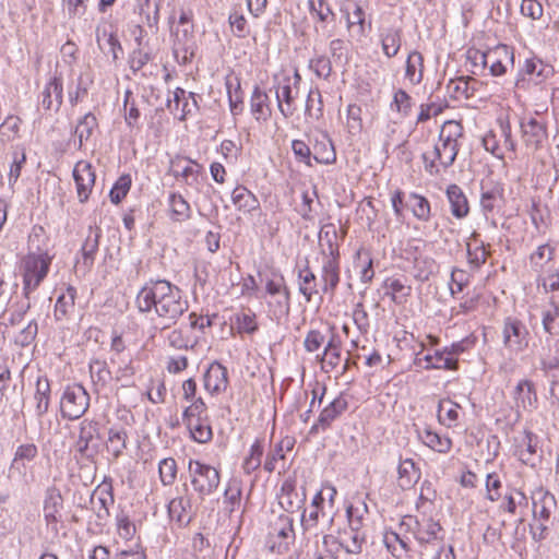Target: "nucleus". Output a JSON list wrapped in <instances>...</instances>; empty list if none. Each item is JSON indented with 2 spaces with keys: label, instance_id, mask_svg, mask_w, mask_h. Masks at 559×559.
I'll return each instance as SVG.
<instances>
[{
  "label": "nucleus",
  "instance_id": "nucleus-3",
  "mask_svg": "<svg viewBox=\"0 0 559 559\" xmlns=\"http://www.w3.org/2000/svg\"><path fill=\"white\" fill-rule=\"evenodd\" d=\"M189 309V302L182 296V292L169 283L162 304L157 306V318L163 329L175 325Z\"/></svg>",
  "mask_w": 559,
  "mask_h": 559
},
{
  "label": "nucleus",
  "instance_id": "nucleus-56",
  "mask_svg": "<svg viewBox=\"0 0 559 559\" xmlns=\"http://www.w3.org/2000/svg\"><path fill=\"white\" fill-rule=\"evenodd\" d=\"M234 323L236 324L239 333L253 334L258 331L255 314L251 311L236 313Z\"/></svg>",
  "mask_w": 559,
  "mask_h": 559
},
{
  "label": "nucleus",
  "instance_id": "nucleus-32",
  "mask_svg": "<svg viewBox=\"0 0 559 559\" xmlns=\"http://www.w3.org/2000/svg\"><path fill=\"white\" fill-rule=\"evenodd\" d=\"M381 47L388 58L395 57L402 44V29L389 27L380 34Z\"/></svg>",
  "mask_w": 559,
  "mask_h": 559
},
{
  "label": "nucleus",
  "instance_id": "nucleus-4",
  "mask_svg": "<svg viewBox=\"0 0 559 559\" xmlns=\"http://www.w3.org/2000/svg\"><path fill=\"white\" fill-rule=\"evenodd\" d=\"M188 472L191 486L201 500L212 495L221 483L219 472L201 461L190 460Z\"/></svg>",
  "mask_w": 559,
  "mask_h": 559
},
{
  "label": "nucleus",
  "instance_id": "nucleus-8",
  "mask_svg": "<svg viewBox=\"0 0 559 559\" xmlns=\"http://www.w3.org/2000/svg\"><path fill=\"white\" fill-rule=\"evenodd\" d=\"M401 526H406L411 531L420 545L431 544L438 539V534L441 532V525L433 521L431 518H423L421 520L406 515L404 516Z\"/></svg>",
  "mask_w": 559,
  "mask_h": 559
},
{
  "label": "nucleus",
  "instance_id": "nucleus-30",
  "mask_svg": "<svg viewBox=\"0 0 559 559\" xmlns=\"http://www.w3.org/2000/svg\"><path fill=\"white\" fill-rule=\"evenodd\" d=\"M76 296V289L73 286H69L66 293H62L56 301L53 317L56 321H64L70 318V314L74 310V300Z\"/></svg>",
  "mask_w": 559,
  "mask_h": 559
},
{
  "label": "nucleus",
  "instance_id": "nucleus-54",
  "mask_svg": "<svg viewBox=\"0 0 559 559\" xmlns=\"http://www.w3.org/2000/svg\"><path fill=\"white\" fill-rule=\"evenodd\" d=\"M262 455L263 444L261 440L257 439L254 443L251 445L250 454L248 457H246L242 465L247 474H250L260 467Z\"/></svg>",
  "mask_w": 559,
  "mask_h": 559
},
{
  "label": "nucleus",
  "instance_id": "nucleus-39",
  "mask_svg": "<svg viewBox=\"0 0 559 559\" xmlns=\"http://www.w3.org/2000/svg\"><path fill=\"white\" fill-rule=\"evenodd\" d=\"M114 503V496L111 490L94 491L91 497V504L99 520H105L109 516V506Z\"/></svg>",
  "mask_w": 559,
  "mask_h": 559
},
{
  "label": "nucleus",
  "instance_id": "nucleus-38",
  "mask_svg": "<svg viewBox=\"0 0 559 559\" xmlns=\"http://www.w3.org/2000/svg\"><path fill=\"white\" fill-rule=\"evenodd\" d=\"M190 430L191 437L199 443H206L213 437L212 427L204 418L183 419Z\"/></svg>",
  "mask_w": 559,
  "mask_h": 559
},
{
  "label": "nucleus",
  "instance_id": "nucleus-9",
  "mask_svg": "<svg viewBox=\"0 0 559 559\" xmlns=\"http://www.w3.org/2000/svg\"><path fill=\"white\" fill-rule=\"evenodd\" d=\"M538 437L528 430L522 431L514 438V455L525 465L534 467L542 459Z\"/></svg>",
  "mask_w": 559,
  "mask_h": 559
},
{
  "label": "nucleus",
  "instance_id": "nucleus-18",
  "mask_svg": "<svg viewBox=\"0 0 559 559\" xmlns=\"http://www.w3.org/2000/svg\"><path fill=\"white\" fill-rule=\"evenodd\" d=\"M168 514L179 525H188L194 515L191 497L186 493L173 498L168 503Z\"/></svg>",
  "mask_w": 559,
  "mask_h": 559
},
{
  "label": "nucleus",
  "instance_id": "nucleus-2",
  "mask_svg": "<svg viewBox=\"0 0 559 559\" xmlns=\"http://www.w3.org/2000/svg\"><path fill=\"white\" fill-rule=\"evenodd\" d=\"M50 263L51 259L46 252L28 253L22 260L23 296L25 299L31 298V294L38 288L47 276Z\"/></svg>",
  "mask_w": 559,
  "mask_h": 559
},
{
  "label": "nucleus",
  "instance_id": "nucleus-46",
  "mask_svg": "<svg viewBox=\"0 0 559 559\" xmlns=\"http://www.w3.org/2000/svg\"><path fill=\"white\" fill-rule=\"evenodd\" d=\"M311 156L318 164H332L336 159L333 144L326 136L316 142Z\"/></svg>",
  "mask_w": 559,
  "mask_h": 559
},
{
  "label": "nucleus",
  "instance_id": "nucleus-55",
  "mask_svg": "<svg viewBox=\"0 0 559 559\" xmlns=\"http://www.w3.org/2000/svg\"><path fill=\"white\" fill-rule=\"evenodd\" d=\"M159 478L164 486H170L177 477V463L173 457H166L158 465Z\"/></svg>",
  "mask_w": 559,
  "mask_h": 559
},
{
  "label": "nucleus",
  "instance_id": "nucleus-43",
  "mask_svg": "<svg viewBox=\"0 0 559 559\" xmlns=\"http://www.w3.org/2000/svg\"><path fill=\"white\" fill-rule=\"evenodd\" d=\"M169 207L171 219L175 222H185L191 217L190 204L185 200L181 194L171 193L169 195Z\"/></svg>",
  "mask_w": 559,
  "mask_h": 559
},
{
  "label": "nucleus",
  "instance_id": "nucleus-12",
  "mask_svg": "<svg viewBox=\"0 0 559 559\" xmlns=\"http://www.w3.org/2000/svg\"><path fill=\"white\" fill-rule=\"evenodd\" d=\"M301 76L298 72L294 75V82L289 76L283 79L276 88V99L280 111L284 117H290L294 114V102L298 95V87Z\"/></svg>",
  "mask_w": 559,
  "mask_h": 559
},
{
  "label": "nucleus",
  "instance_id": "nucleus-52",
  "mask_svg": "<svg viewBox=\"0 0 559 559\" xmlns=\"http://www.w3.org/2000/svg\"><path fill=\"white\" fill-rule=\"evenodd\" d=\"M460 406L451 401H443L439 403L438 419L442 425L451 427L459 418L457 408Z\"/></svg>",
  "mask_w": 559,
  "mask_h": 559
},
{
  "label": "nucleus",
  "instance_id": "nucleus-13",
  "mask_svg": "<svg viewBox=\"0 0 559 559\" xmlns=\"http://www.w3.org/2000/svg\"><path fill=\"white\" fill-rule=\"evenodd\" d=\"M522 139L526 147L538 151L548 139L547 123L536 118L522 120L520 123Z\"/></svg>",
  "mask_w": 559,
  "mask_h": 559
},
{
  "label": "nucleus",
  "instance_id": "nucleus-22",
  "mask_svg": "<svg viewBox=\"0 0 559 559\" xmlns=\"http://www.w3.org/2000/svg\"><path fill=\"white\" fill-rule=\"evenodd\" d=\"M423 361L426 362L425 369L456 370L459 366L457 358L448 357L444 349L437 350L433 355H425L423 358L417 354L414 364L423 366Z\"/></svg>",
  "mask_w": 559,
  "mask_h": 559
},
{
  "label": "nucleus",
  "instance_id": "nucleus-10",
  "mask_svg": "<svg viewBox=\"0 0 559 559\" xmlns=\"http://www.w3.org/2000/svg\"><path fill=\"white\" fill-rule=\"evenodd\" d=\"M98 426L97 421L91 419H83L79 424V435L73 449L81 459L91 460L97 453V449L91 443L99 436Z\"/></svg>",
  "mask_w": 559,
  "mask_h": 559
},
{
  "label": "nucleus",
  "instance_id": "nucleus-57",
  "mask_svg": "<svg viewBox=\"0 0 559 559\" xmlns=\"http://www.w3.org/2000/svg\"><path fill=\"white\" fill-rule=\"evenodd\" d=\"M270 534L284 540L294 538L293 519L288 515L280 516L277 522L272 525Z\"/></svg>",
  "mask_w": 559,
  "mask_h": 559
},
{
  "label": "nucleus",
  "instance_id": "nucleus-48",
  "mask_svg": "<svg viewBox=\"0 0 559 559\" xmlns=\"http://www.w3.org/2000/svg\"><path fill=\"white\" fill-rule=\"evenodd\" d=\"M414 276L420 281H428L430 275L433 274L436 263L431 258L428 257H415L414 258Z\"/></svg>",
  "mask_w": 559,
  "mask_h": 559
},
{
  "label": "nucleus",
  "instance_id": "nucleus-5",
  "mask_svg": "<svg viewBox=\"0 0 559 559\" xmlns=\"http://www.w3.org/2000/svg\"><path fill=\"white\" fill-rule=\"evenodd\" d=\"M90 407V395L81 384L68 385L60 399L62 418L75 420L81 418Z\"/></svg>",
  "mask_w": 559,
  "mask_h": 559
},
{
  "label": "nucleus",
  "instance_id": "nucleus-21",
  "mask_svg": "<svg viewBox=\"0 0 559 559\" xmlns=\"http://www.w3.org/2000/svg\"><path fill=\"white\" fill-rule=\"evenodd\" d=\"M227 384V369L217 361L212 362L204 374L205 389L214 394L225 391Z\"/></svg>",
  "mask_w": 559,
  "mask_h": 559
},
{
  "label": "nucleus",
  "instance_id": "nucleus-31",
  "mask_svg": "<svg viewBox=\"0 0 559 559\" xmlns=\"http://www.w3.org/2000/svg\"><path fill=\"white\" fill-rule=\"evenodd\" d=\"M191 164L199 166L190 158H180L171 160L173 175L176 178H182L183 182L188 186H193L198 180V170H195Z\"/></svg>",
  "mask_w": 559,
  "mask_h": 559
},
{
  "label": "nucleus",
  "instance_id": "nucleus-47",
  "mask_svg": "<svg viewBox=\"0 0 559 559\" xmlns=\"http://www.w3.org/2000/svg\"><path fill=\"white\" fill-rule=\"evenodd\" d=\"M98 127V121L94 114L87 112L85 114L78 122L74 134L79 139V147L82 146L84 141H87L94 130Z\"/></svg>",
  "mask_w": 559,
  "mask_h": 559
},
{
  "label": "nucleus",
  "instance_id": "nucleus-6",
  "mask_svg": "<svg viewBox=\"0 0 559 559\" xmlns=\"http://www.w3.org/2000/svg\"><path fill=\"white\" fill-rule=\"evenodd\" d=\"M170 282L157 280L147 282L138 293L135 305L141 313H157V306L162 304L166 295L167 285Z\"/></svg>",
  "mask_w": 559,
  "mask_h": 559
},
{
  "label": "nucleus",
  "instance_id": "nucleus-37",
  "mask_svg": "<svg viewBox=\"0 0 559 559\" xmlns=\"http://www.w3.org/2000/svg\"><path fill=\"white\" fill-rule=\"evenodd\" d=\"M231 200L234 205L243 212H252L259 206V201L254 194L246 187H236L231 192Z\"/></svg>",
  "mask_w": 559,
  "mask_h": 559
},
{
  "label": "nucleus",
  "instance_id": "nucleus-61",
  "mask_svg": "<svg viewBox=\"0 0 559 559\" xmlns=\"http://www.w3.org/2000/svg\"><path fill=\"white\" fill-rule=\"evenodd\" d=\"M447 105L442 102L432 100V97L429 98L427 104L420 105V110L417 116V123L425 122L429 120L431 117H436L441 114Z\"/></svg>",
  "mask_w": 559,
  "mask_h": 559
},
{
  "label": "nucleus",
  "instance_id": "nucleus-25",
  "mask_svg": "<svg viewBox=\"0 0 559 559\" xmlns=\"http://www.w3.org/2000/svg\"><path fill=\"white\" fill-rule=\"evenodd\" d=\"M516 406L524 409L533 407L537 401L535 384L533 381L523 379L519 381L513 392Z\"/></svg>",
  "mask_w": 559,
  "mask_h": 559
},
{
  "label": "nucleus",
  "instance_id": "nucleus-11",
  "mask_svg": "<svg viewBox=\"0 0 559 559\" xmlns=\"http://www.w3.org/2000/svg\"><path fill=\"white\" fill-rule=\"evenodd\" d=\"M514 55L507 45H498L487 51V56H481V67H488L491 75L500 76L507 72L508 66H512Z\"/></svg>",
  "mask_w": 559,
  "mask_h": 559
},
{
  "label": "nucleus",
  "instance_id": "nucleus-16",
  "mask_svg": "<svg viewBox=\"0 0 559 559\" xmlns=\"http://www.w3.org/2000/svg\"><path fill=\"white\" fill-rule=\"evenodd\" d=\"M277 498L280 506L286 512L294 513L302 507L306 500V492L305 489L301 492L297 490L295 480L286 479L282 484Z\"/></svg>",
  "mask_w": 559,
  "mask_h": 559
},
{
  "label": "nucleus",
  "instance_id": "nucleus-45",
  "mask_svg": "<svg viewBox=\"0 0 559 559\" xmlns=\"http://www.w3.org/2000/svg\"><path fill=\"white\" fill-rule=\"evenodd\" d=\"M423 71H424L423 55L415 50L408 55V58L406 60L405 76L413 84H418L423 80Z\"/></svg>",
  "mask_w": 559,
  "mask_h": 559
},
{
  "label": "nucleus",
  "instance_id": "nucleus-35",
  "mask_svg": "<svg viewBox=\"0 0 559 559\" xmlns=\"http://www.w3.org/2000/svg\"><path fill=\"white\" fill-rule=\"evenodd\" d=\"M298 286L299 293L308 302L319 293L317 276L308 265L298 272Z\"/></svg>",
  "mask_w": 559,
  "mask_h": 559
},
{
  "label": "nucleus",
  "instance_id": "nucleus-50",
  "mask_svg": "<svg viewBox=\"0 0 559 559\" xmlns=\"http://www.w3.org/2000/svg\"><path fill=\"white\" fill-rule=\"evenodd\" d=\"M543 328L551 336L559 335V308L554 302L543 311Z\"/></svg>",
  "mask_w": 559,
  "mask_h": 559
},
{
  "label": "nucleus",
  "instance_id": "nucleus-42",
  "mask_svg": "<svg viewBox=\"0 0 559 559\" xmlns=\"http://www.w3.org/2000/svg\"><path fill=\"white\" fill-rule=\"evenodd\" d=\"M366 543V533L350 531L345 532L344 536L340 537L338 547L343 548L347 554L358 555L362 550V545Z\"/></svg>",
  "mask_w": 559,
  "mask_h": 559
},
{
  "label": "nucleus",
  "instance_id": "nucleus-7",
  "mask_svg": "<svg viewBox=\"0 0 559 559\" xmlns=\"http://www.w3.org/2000/svg\"><path fill=\"white\" fill-rule=\"evenodd\" d=\"M502 335L503 345L512 352L520 353L528 346L530 332L526 325L516 318H506Z\"/></svg>",
  "mask_w": 559,
  "mask_h": 559
},
{
  "label": "nucleus",
  "instance_id": "nucleus-29",
  "mask_svg": "<svg viewBox=\"0 0 559 559\" xmlns=\"http://www.w3.org/2000/svg\"><path fill=\"white\" fill-rule=\"evenodd\" d=\"M448 200L451 206V213L457 218H463L468 214V202L462 189L457 185H450L447 189Z\"/></svg>",
  "mask_w": 559,
  "mask_h": 559
},
{
  "label": "nucleus",
  "instance_id": "nucleus-41",
  "mask_svg": "<svg viewBox=\"0 0 559 559\" xmlns=\"http://www.w3.org/2000/svg\"><path fill=\"white\" fill-rule=\"evenodd\" d=\"M128 435L124 428L111 427L108 431L107 449L114 456L118 459L121 456L123 450L127 448Z\"/></svg>",
  "mask_w": 559,
  "mask_h": 559
},
{
  "label": "nucleus",
  "instance_id": "nucleus-59",
  "mask_svg": "<svg viewBox=\"0 0 559 559\" xmlns=\"http://www.w3.org/2000/svg\"><path fill=\"white\" fill-rule=\"evenodd\" d=\"M90 372L92 379L97 383H102L103 385L111 379V372L107 367V362L104 360H92L90 364Z\"/></svg>",
  "mask_w": 559,
  "mask_h": 559
},
{
  "label": "nucleus",
  "instance_id": "nucleus-62",
  "mask_svg": "<svg viewBox=\"0 0 559 559\" xmlns=\"http://www.w3.org/2000/svg\"><path fill=\"white\" fill-rule=\"evenodd\" d=\"M306 115L319 119L322 117V98L318 88L310 90L306 102Z\"/></svg>",
  "mask_w": 559,
  "mask_h": 559
},
{
  "label": "nucleus",
  "instance_id": "nucleus-26",
  "mask_svg": "<svg viewBox=\"0 0 559 559\" xmlns=\"http://www.w3.org/2000/svg\"><path fill=\"white\" fill-rule=\"evenodd\" d=\"M418 437L425 445L439 453L445 454L452 448V440L450 438L441 436L430 428L418 430Z\"/></svg>",
  "mask_w": 559,
  "mask_h": 559
},
{
  "label": "nucleus",
  "instance_id": "nucleus-34",
  "mask_svg": "<svg viewBox=\"0 0 559 559\" xmlns=\"http://www.w3.org/2000/svg\"><path fill=\"white\" fill-rule=\"evenodd\" d=\"M340 263H322L321 282L324 294L334 295L340 284Z\"/></svg>",
  "mask_w": 559,
  "mask_h": 559
},
{
  "label": "nucleus",
  "instance_id": "nucleus-49",
  "mask_svg": "<svg viewBox=\"0 0 559 559\" xmlns=\"http://www.w3.org/2000/svg\"><path fill=\"white\" fill-rule=\"evenodd\" d=\"M385 288L390 289V295L393 301L401 304L412 293V287L406 285L400 278H388L384 282Z\"/></svg>",
  "mask_w": 559,
  "mask_h": 559
},
{
  "label": "nucleus",
  "instance_id": "nucleus-28",
  "mask_svg": "<svg viewBox=\"0 0 559 559\" xmlns=\"http://www.w3.org/2000/svg\"><path fill=\"white\" fill-rule=\"evenodd\" d=\"M34 400L36 416L41 418L48 412L50 404V383L46 377H38Z\"/></svg>",
  "mask_w": 559,
  "mask_h": 559
},
{
  "label": "nucleus",
  "instance_id": "nucleus-1",
  "mask_svg": "<svg viewBox=\"0 0 559 559\" xmlns=\"http://www.w3.org/2000/svg\"><path fill=\"white\" fill-rule=\"evenodd\" d=\"M462 136L463 126L459 121L448 120L442 124L433 155L444 168L454 163L459 153L457 141Z\"/></svg>",
  "mask_w": 559,
  "mask_h": 559
},
{
  "label": "nucleus",
  "instance_id": "nucleus-17",
  "mask_svg": "<svg viewBox=\"0 0 559 559\" xmlns=\"http://www.w3.org/2000/svg\"><path fill=\"white\" fill-rule=\"evenodd\" d=\"M532 500L535 519L548 522L551 514L557 509L555 496L544 488H538L533 492Z\"/></svg>",
  "mask_w": 559,
  "mask_h": 559
},
{
  "label": "nucleus",
  "instance_id": "nucleus-20",
  "mask_svg": "<svg viewBox=\"0 0 559 559\" xmlns=\"http://www.w3.org/2000/svg\"><path fill=\"white\" fill-rule=\"evenodd\" d=\"M63 84L60 76L55 75L41 92V106L45 110L58 111L62 105Z\"/></svg>",
  "mask_w": 559,
  "mask_h": 559
},
{
  "label": "nucleus",
  "instance_id": "nucleus-64",
  "mask_svg": "<svg viewBox=\"0 0 559 559\" xmlns=\"http://www.w3.org/2000/svg\"><path fill=\"white\" fill-rule=\"evenodd\" d=\"M241 489L237 483H229L224 491V503H226V510L233 513L240 504Z\"/></svg>",
  "mask_w": 559,
  "mask_h": 559
},
{
  "label": "nucleus",
  "instance_id": "nucleus-63",
  "mask_svg": "<svg viewBox=\"0 0 559 559\" xmlns=\"http://www.w3.org/2000/svg\"><path fill=\"white\" fill-rule=\"evenodd\" d=\"M391 108L395 109L403 117L409 115L412 109V98L404 90H397L394 93L393 102L391 104Z\"/></svg>",
  "mask_w": 559,
  "mask_h": 559
},
{
  "label": "nucleus",
  "instance_id": "nucleus-60",
  "mask_svg": "<svg viewBox=\"0 0 559 559\" xmlns=\"http://www.w3.org/2000/svg\"><path fill=\"white\" fill-rule=\"evenodd\" d=\"M503 189L499 186H495L490 189L485 190L483 187L480 205L485 212H492L498 200L502 198Z\"/></svg>",
  "mask_w": 559,
  "mask_h": 559
},
{
  "label": "nucleus",
  "instance_id": "nucleus-27",
  "mask_svg": "<svg viewBox=\"0 0 559 559\" xmlns=\"http://www.w3.org/2000/svg\"><path fill=\"white\" fill-rule=\"evenodd\" d=\"M399 486L402 489L412 488L420 478V469L412 459L401 460L397 468Z\"/></svg>",
  "mask_w": 559,
  "mask_h": 559
},
{
  "label": "nucleus",
  "instance_id": "nucleus-23",
  "mask_svg": "<svg viewBox=\"0 0 559 559\" xmlns=\"http://www.w3.org/2000/svg\"><path fill=\"white\" fill-rule=\"evenodd\" d=\"M478 81L471 76L451 79L447 85L450 97L468 99L474 96Z\"/></svg>",
  "mask_w": 559,
  "mask_h": 559
},
{
  "label": "nucleus",
  "instance_id": "nucleus-58",
  "mask_svg": "<svg viewBox=\"0 0 559 559\" xmlns=\"http://www.w3.org/2000/svg\"><path fill=\"white\" fill-rule=\"evenodd\" d=\"M329 51L336 63H346L348 61V41L342 38L332 39L329 44Z\"/></svg>",
  "mask_w": 559,
  "mask_h": 559
},
{
  "label": "nucleus",
  "instance_id": "nucleus-24",
  "mask_svg": "<svg viewBox=\"0 0 559 559\" xmlns=\"http://www.w3.org/2000/svg\"><path fill=\"white\" fill-rule=\"evenodd\" d=\"M250 109L257 121H266L271 117L269 95L261 91L259 86H255L252 92Z\"/></svg>",
  "mask_w": 559,
  "mask_h": 559
},
{
  "label": "nucleus",
  "instance_id": "nucleus-33",
  "mask_svg": "<svg viewBox=\"0 0 559 559\" xmlns=\"http://www.w3.org/2000/svg\"><path fill=\"white\" fill-rule=\"evenodd\" d=\"M102 231L98 227L93 229L90 227L88 235L82 246L81 252L83 257V265L90 269L94 264L95 254L98 251Z\"/></svg>",
  "mask_w": 559,
  "mask_h": 559
},
{
  "label": "nucleus",
  "instance_id": "nucleus-19",
  "mask_svg": "<svg viewBox=\"0 0 559 559\" xmlns=\"http://www.w3.org/2000/svg\"><path fill=\"white\" fill-rule=\"evenodd\" d=\"M347 401L344 397L338 396L334 399L328 406L322 409L317 424L311 427L310 432L317 433L319 428L322 430L328 429L331 424L347 409Z\"/></svg>",
  "mask_w": 559,
  "mask_h": 559
},
{
  "label": "nucleus",
  "instance_id": "nucleus-53",
  "mask_svg": "<svg viewBox=\"0 0 559 559\" xmlns=\"http://www.w3.org/2000/svg\"><path fill=\"white\" fill-rule=\"evenodd\" d=\"M131 176L128 174L122 175L118 178V180L116 181V183L109 192L110 201L114 204L120 203L126 198L131 188Z\"/></svg>",
  "mask_w": 559,
  "mask_h": 559
},
{
  "label": "nucleus",
  "instance_id": "nucleus-40",
  "mask_svg": "<svg viewBox=\"0 0 559 559\" xmlns=\"http://www.w3.org/2000/svg\"><path fill=\"white\" fill-rule=\"evenodd\" d=\"M294 444L295 439L292 437H285L276 443L274 449L266 456L264 469L269 473L274 472L276 468V462L285 459L284 450L290 451L294 448Z\"/></svg>",
  "mask_w": 559,
  "mask_h": 559
},
{
  "label": "nucleus",
  "instance_id": "nucleus-51",
  "mask_svg": "<svg viewBox=\"0 0 559 559\" xmlns=\"http://www.w3.org/2000/svg\"><path fill=\"white\" fill-rule=\"evenodd\" d=\"M555 249L548 243L540 245L530 257L531 265L536 272H539L546 263L552 260Z\"/></svg>",
  "mask_w": 559,
  "mask_h": 559
},
{
  "label": "nucleus",
  "instance_id": "nucleus-15",
  "mask_svg": "<svg viewBox=\"0 0 559 559\" xmlns=\"http://www.w3.org/2000/svg\"><path fill=\"white\" fill-rule=\"evenodd\" d=\"M73 178L76 185L78 198L81 203L87 201L95 183V174L92 165L86 162H79L73 169Z\"/></svg>",
  "mask_w": 559,
  "mask_h": 559
},
{
  "label": "nucleus",
  "instance_id": "nucleus-44",
  "mask_svg": "<svg viewBox=\"0 0 559 559\" xmlns=\"http://www.w3.org/2000/svg\"><path fill=\"white\" fill-rule=\"evenodd\" d=\"M468 263L475 267H480L487 260L488 251L484 242H479L476 234H473L472 239L466 245Z\"/></svg>",
  "mask_w": 559,
  "mask_h": 559
},
{
  "label": "nucleus",
  "instance_id": "nucleus-14",
  "mask_svg": "<svg viewBox=\"0 0 559 559\" xmlns=\"http://www.w3.org/2000/svg\"><path fill=\"white\" fill-rule=\"evenodd\" d=\"M63 508V498L60 490L55 487H48L45 492L43 512L47 526L57 530V524L61 521V510Z\"/></svg>",
  "mask_w": 559,
  "mask_h": 559
},
{
  "label": "nucleus",
  "instance_id": "nucleus-36",
  "mask_svg": "<svg viewBox=\"0 0 559 559\" xmlns=\"http://www.w3.org/2000/svg\"><path fill=\"white\" fill-rule=\"evenodd\" d=\"M406 207H408L413 215L421 222H428L431 217L430 203L421 194L415 192L409 193L406 200Z\"/></svg>",
  "mask_w": 559,
  "mask_h": 559
}]
</instances>
